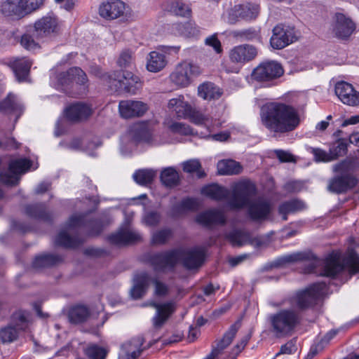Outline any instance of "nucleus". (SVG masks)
Wrapping results in <instances>:
<instances>
[{
  "label": "nucleus",
  "mask_w": 359,
  "mask_h": 359,
  "mask_svg": "<svg viewBox=\"0 0 359 359\" xmlns=\"http://www.w3.org/2000/svg\"><path fill=\"white\" fill-rule=\"evenodd\" d=\"M257 54V47L252 44L244 43L233 47L229 52V58L233 64L244 65L253 60Z\"/></svg>",
  "instance_id": "15"
},
{
  "label": "nucleus",
  "mask_w": 359,
  "mask_h": 359,
  "mask_svg": "<svg viewBox=\"0 0 359 359\" xmlns=\"http://www.w3.org/2000/svg\"><path fill=\"white\" fill-rule=\"evenodd\" d=\"M129 135L136 142L151 143L152 142V129L147 122L133 124L130 128Z\"/></svg>",
  "instance_id": "28"
},
{
  "label": "nucleus",
  "mask_w": 359,
  "mask_h": 359,
  "mask_svg": "<svg viewBox=\"0 0 359 359\" xmlns=\"http://www.w3.org/2000/svg\"><path fill=\"white\" fill-rule=\"evenodd\" d=\"M187 118L196 125H205L210 121V116L208 115L194 109L192 107H191V111L187 116Z\"/></svg>",
  "instance_id": "54"
},
{
  "label": "nucleus",
  "mask_w": 359,
  "mask_h": 359,
  "mask_svg": "<svg viewBox=\"0 0 359 359\" xmlns=\"http://www.w3.org/2000/svg\"><path fill=\"white\" fill-rule=\"evenodd\" d=\"M205 43L207 46L212 47L214 49V50L218 54L222 53L223 51L221 42L217 39L215 34L207 37L205 40Z\"/></svg>",
  "instance_id": "62"
},
{
  "label": "nucleus",
  "mask_w": 359,
  "mask_h": 359,
  "mask_svg": "<svg viewBox=\"0 0 359 359\" xmlns=\"http://www.w3.org/2000/svg\"><path fill=\"white\" fill-rule=\"evenodd\" d=\"M32 65V62L26 57L15 58L9 62L18 81H26Z\"/></svg>",
  "instance_id": "33"
},
{
  "label": "nucleus",
  "mask_w": 359,
  "mask_h": 359,
  "mask_svg": "<svg viewBox=\"0 0 359 359\" xmlns=\"http://www.w3.org/2000/svg\"><path fill=\"white\" fill-rule=\"evenodd\" d=\"M150 281V277L146 272H142L135 275L133 279V286L130 290V295L133 299L142 298L146 293Z\"/></svg>",
  "instance_id": "31"
},
{
  "label": "nucleus",
  "mask_w": 359,
  "mask_h": 359,
  "mask_svg": "<svg viewBox=\"0 0 359 359\" xmlns=\"http://www.w3.org/2000/svg\"><path fill=\"white\" fill-rule=\"evenodd\" d=\"M153 283L155 285V294L158 296H165L168 292V287L167 285L157 279L153 280Z\"/></svg>",
  "instance_id": "64"
},
{
  "label": "nucleus",
  "mask_w": 359,
  "mask_h": 359,
  "mask_svg": "<svg viewBox=\"0 0 359 359\" xmlns=\"http://www.w3.org/2000/svg\"><path fill=\"white\" fill-rule=\"evenodd\" d=\"M201 74L200 67L196 64L183 62L178 64L170 74L171 81L179 87H187L192 81L193 78Z\"/></svg>",
  "instance_id": "8"
},
{
  "label": "nucleus",
  "mask_w": 359,
  "mask_h": 359,
  "mask_svg": "<svg viewBox=\"0 0 359 359\" xmlns=\"http://www.w3.org/2000/svg\"><path fill=\"white\" fill-rule=\"evenodd\" d=\"M255 194V187L253 184L250 182H238L233 187L228 206L231 210H241L248 207V213L252 220H264L271 212V203L262 198L251 201Z\"/></svg>",
  "instance_id": "2"
},
{
  "label": "nucleus",
  "mask_w": 359,
  "mask_h": 359,
  "mask_svg": "<svg viewBox=\"0 0 359 359\" xmlns=\"http://www.w3.org/2000/svg\"><path fill=\"white\" fill-rule=\"evenodd\" d=\"M304 260L310 261L305 267V272L317 273L320 276L334 277L344 269H347L351 276L359 272V255L353 250H350L342 261L338 255L334 253L322 261L310 252H298L283 256L278 262V264H285Z\"/></svg>",
  "instance_id": "1"
},
{
  "label": "nucleus",
  "mask_w": 359,
  "mask_h": 359,
  "mask_svg": "<svg viewBox=\"0 0 359 359\" xmlns=\"http://www.w3.org/2000/svg\"><path fill=\"white\" fill-rule=\"evenodd\" d=\"M334 91L344 104L352 107L359 105V92L355 90L351 84L345 81L337 82Z\"/></svg>",
  "instance_id": "20"
},
{
  "label": "nucleus",
  "mask_w": 359,
  "mask_h": 359,
  "mask_svg": "<svg viewBox=\"0 0 359 359\" xmlns=\"http://www.w3.org/2000/svg\"><path fill=\"white\" fill-rule=\"evenodd\" d=\"M300 321L299 313L291 309H282L269 316L271 332L278 338L291 335Z\"/></svg>",
  "instance_id": "4"
},
{
  "label": "nucleus",
  "mask_w": 359,
  "mask_h": 359,
  "mask_svg": "<svg viewBox=\"0 0 359 359\" xmlns=\"http://www.w3.org/2000/svg\"><path fill=\"white\" fill-rule=\"evenodd\" d=\"M32 162L27 158H19L11 161L8 169L0 172V181L7 185H15L20 180L19 175L27 172Z\"/></svg>",
  "instance_id": "12"
},
{
  "label": "nucleus",
  "mask_w": 359,
  "mask_h": 359,
  "mask_svg": "<svg viewBox=\"0 0 359 359\" xmlns=\"http://www.w3.org/2000/svg\"><path fill=\"white\" fill-rule=\"evenodd\" d=\"M188 26H191L190 22H187L184 23H177L175 25V28L180 34L184 35L185 36L194 34V32L192 30V28L189 30L188 29Z\"/></svg>",
  "instance_id": "63"
},
{
  "label": "nucleus",
  "mask_w": 359,
  "mask_h": 359,
  "mask_svg": "<svg viewBox=\"0 0 359 359\" xmlns=\"http://www.w3.org/2000/svg\"><path fill=\"white\" fill-rule=\"evenodd\" d=\"M171 236V231L168 229H161L155 232L152 236L154 244L162 245L167 242Z\"/></svg>",
  "instance_id": "56"
},
{
  "label": "nucleus",
  "mask_w": 359,
  "mask_h": 359,
  "mask_svg": "<svg viewBox=\"0 0 359 359\" xmlns=\"http://www.w3.org/2000/svg\"><path fill=\"white\" fill-rule=\"evenodd\" d=\"M325 283H316L304 290L299 291L293 299V304L300 310L309 309L315 305L318 299L326 290Z\"/></svg>",
  "instance_id": "6"
},
{
  "label": "nucleus",
  "mask_w": 359,
  "mask_h": 359,
  "mask_svg": "<svg viewBox=\"0 0 359 359\" xmlns=\"http://www.w3.org/2000/svg\"><path fill=\"white\" fill-rule=\"evenodd\" d=\"M201 165L198 160L191 159L183 163V170L186 172L192 173L198 172V177L205 176V172L201 170Z\"/></svg>",
  "instance_id": "51"
},
{
  "label": "nucleus",
  "mask_w": 359,
  "mask_h": 359,
  "mask_svg": "<svg viewBox=\"0 0 359 359\" xmlns=\"http://www.w3.org/2000/svg\"><path fill=\"white\" fill-rule=\"evenodd\" d=\"M305 203L298 199H292L281 203L278 207V213L282 216L283 220L287 219V215L295 213L305 209Z\"/></svg>",
  "instance_id": "37"
},
{
  "label": "nucleus",
  "mask_w": 359,
  "mask_h": 359,
  "mask_svg": "<svg viewBox=\"0 0 359 359\" xmlns=\"http://www.w3.org/2000/svg\"><path fill=\"white\" fill-rule=\"evenodd\" d=\"M162 183L168 187L177 186L180 182V176L173 167H168L162 170L161 173Z\"/></svg>",
  "instance_id": "46"
},
{
  "label": "nucleus",
  "mask_w": 359,
  "mask_h": 359,
  "mask_svg": "<svg viewBox=\"0 0 359 359\" xmlns=\"http://www.w3.org/2000/svg\"><path fill=\"white\" fill-rule=\"evenodd\" d=\"M59 31L57 19L54 16H44L35 22L33 34L38 41H46Z\"/></svg>",
  "instance_id": "13"
},
{
  "label": "nucleus",
  "mask_w": 359,
  "mask_h": 359,
  "mask_svg": "<svg viewBox=\"0 0 359 359\" xmlns=\"http://www.w3.org/2000/svg\"><path fill=\"white\" fill-rule=\"evenodd\" d=\"M108 352V349L95 344H90L84 349V353L90 359H105Z\"/></svg>",
  "instance_id": "48"
},
{
  "label": "nucleus",
  "mask_w": 359,
  "mask_h": 359,
  "mask_svg": "<svg viewBox=\"0 0 359 359\" xmlns=\"http://www.w3.org/2000/svg\"><path fill=\"white\" fill-rule=\"evenodd\" d=\"M134 63L133 53L129 50H123L117 60V64L121 68H129Z\"/></svg>",
  "instance_id": "53"
},
{
  "label": "nucleus",
  "mask_w": 359,
  "mask_h": 359,
  "mask_svg": "<svg viewBox=\"0 0 359 359\" xmlns=\"http://www.w3.org/2000/svg\"><path fill=\"white\" fill-rule=\"evenodd\" d=\"M104 81L112 91L123 90L125 92L135 94L141 87L139 76L130 72L114 71L111 74L103 76Z\"/></svg>",
  "instance_id": "5"
},
{
  "label": "nucleus",
  "mask_w": 359,
  "mask_h": 359,
  "mask_svg": "<svg viewBox=\"0 0 359 359\" xmlns=\"http://www.w3.org/2000/svg\"><path fill=\"white\" fill-rule=\"evenodd\" d=\"M250 334H247L241 339L240 342L233 347L231 352L230 353L229 356V359L236 358L238 355L242 351V350L248 344L249 339H250Z\"/></svg>",
  "instance_id": "58"
},
{
  "label": "nucleus",
  "mask_w": 359,
  "mask_h": 359,
  "mask_svg": "<svg viewBox=\"0 0 359 359\" xmlns=\"http://www.w3.org/2000/svg\"><path fill=\"white\" fill-rule=\"evenodd\" d=\"M225 238L233 246L240 247L250 244L256 248L266 246L269 238L266 236L253 238L252 233L244 229H234L225 234Z\"/></svg>",
  "instance_id": "10"
},
{
  "label": "nucleus",
  "mask_w": 359,
  "mask_h": 359,
  "mask_svg": "<svg viewBox=\"0 0 359 359\" xmlns=\"http://www.w3.org/2000/svg\"><path fill=\"white\" fill-rule=\"evenodd\" d=\"M196 221L203 226L211 228L214 226L225 224L226 219L221 210L210 209L198 214Z\"/></svg>",
  "instance_id": "25"
},
{
  "label": "nucleus",
  "mask_w": 359,
  "mask_h": 359,
  "mask_svg": "<svg viewBox=\"0 0 359 359\" xmlns=\"http://www.w3.org/2000/svg\"><path fill=\"white\" fill-rule=\"evenodd\" d=\"M296 40L297 37L293 27L278 25L273 29L270 43L275 49H282Z\"/></svg>",
  "instance_id": "16"
},
{
  "label": "nucleus",
  "mask_w": 359,
  "mask_h": 359,
  "mask_svg": "<svg viewBox=\"0 0 359 359\" xmlns=\"http://www.w3.org/2000/svg\"><path fill=\"white\" fill-rule=\"evenodd\" d=\"M83 241L80 238L72 237L65 231H61L57 236L55 243L57 245L69 248L77 247Z\"/></svg>",
  "instance_id": "44"
},
{
  "label": "nucleus",
  "mask_w": 359,
  "mask_h": 359,
  "mask_svg": "<svg viewBox=\"0 0 359 359\" xmlns=\"http://www.w3.org/2000/svg\"><path fill=\"white\" fill-rule=\"evenodd\" d=\"M313 154L316 161L329 162L334 160L330 152L327 153L320 149H313Z\"/></svg>",
  "instance_id": "61"
},
{
  "label": "nucleus",
  "mask_w": 359,
  "mask_h": 359,
  "mask_svg": "<svg viewBox=\"0 0 359 359\" xmlns=\"http://www.w3.org/2000/svg\"><path fill=\"white\" fill-rule=\"evenodd\" d=\"M357 182L358 180L353 174L348 171H342L339 175L330 180L327 190L334 194L344 193L353 189Z\"/></svg>",
  "instance_id": "17"
},
{
  "label": "nucleus",
  "mask_w": 359,
  "mask_h": 359,
  "mask_svg": "<svg viewBox=\"0 0 359 359\" xmlns=\"http://www.w3.org/2000/svg\"><path fill=\"white\" fill-rule=\"evenodd\" d=\"M182 253L180 260L182 261V264L188 269H194L200 267L205 258V253L201 248H194L189 250L182 248L177 249Z\"/></svg>",
  "instance_id": "24"
},
{
  "label": "nucleus",
  "mask_w": 359,
  "mask_h": 359,
  "mask_svg": "<svg viewBox=\"0 0 359 359\" xmlns=\"http://www.w3.org/2000/svg\"><path fill=\"white\" fill-rule=\"evenodd\" d=\"M217 167L219 174L222 175H238L243 170L240 163L232 159L221 160L217 163Z\"/></svg>",
  "instance_id": "38"
},
{
  "label": "nucleus",
  "mask_w": 359,
  "mask_h": 359,
  "mask_svg": "<svg viewBox=\"0 0 359 359\" xmlns=\"http://www.w3.org/2000/svg\"><path fill=\"white\" fill-rule=\"evenodd\" d=\"M149 305L156 309V313L152 318V324L156 329L162 327L176 310V304L172 301L164 303L152 302Z\"/></svg>",
  "instance_id": "18"
},
{
  "label": "nucleus",
  "mask_w": 359,
  "mask_h": 359,
  "mask_svg": "<svg viewBox=\"0 0 359 359\" xmlns=\"http://www.w3.org/2000/svg\"><path fill=\"white\" fill-rule=\"evenodd\" d=\"M283 73V68L280 63L274 60H266L253 69L252 77L259 82H270L280 77Z\"/></svg>",
  "instance_id": "9"
},
{
  "label": "nucleus",
  "mask_w": 359,
  "mask_h": 359,
  "mask_svg": "<svg viewBox=\"0 0 359 359\" xmlns=\"http://www.w3.org/2000/svg\"><path fill=\"white\" fill-rule=\"evenodd\" d=\"M25 211L27 215L34 218L44 221H49L51 219L50 213L46 210L45 205L43 203L27 205Z\"/></svg>",
  "instance_id": "45"
},
{
  "label": "nucleus",
  "mask_w": 359,
  "mask_h": 359,
  "mask_svg": "<svg viewBox=\"0 0 359 359\" xmlns=\"http://www.w3.org/2000/svg\"><path fill=\"white\" fill-rule=\"evenodd\" d=\"M0 13L5 17L20 19L27 15L21 0H6L0 5Z\"/></svg>",
  "instance_id": "27"
},
{
  "label": "nucleus",
  "mask_w": 359,
  "mask_h": 359,
  "mask_svg": "<svg viewBox=\"0 0 359 359\" xmlns=\"http://www.w3.org/2000/svg\"><path fill=\"white\" fill-rule=\"evenodd\" d=\"M236 11H240L241 18L251 20L257 16L259 7L257 4L247 3L237 5Z\"/></svg>",
  "instance_id": "47"
},
{
  "label": "nucleus",
  "mask_w": 359,
  "mask_h": 359,
  "mask_svg": "<svg viewBox=\"0 0 359 359\" xmlns=\"http://www.w3.org/2000/svg\"><path fill=\"white\" fill-rule=\"evenodd\" d=\"M67 225L68 229L79 226H87L89 228L95 226L96 230L94 231V230L92 229L90 232L92 235H97L102 230L100 222L97 220L88 219L87 215H72L67 222Z\"/></svg>",
  "instance_id": "32"
},
{
  "label": "nucleus",
  "mask_w": 359,
  "mask_h": 359,
  "mask_svg": "<svg viewBox=\"0 0 359 359\" xmlns=\"http://www.w3.org/2000/svg\"><path fill=\"white\" fill-rule=\"evenodd\" d=\"M156 171L151 169H142L136 171L133 175V180L140 185L150 184L156 176Z\"/></svg>",
  "instance_id": "49"
},
{
  "label": "nucleus",
  "mask_w": 359,
  "mask_h": 359,
  "mask_svg": "<svg viewBox=\"0 0 359 359\" xmlns=\"http://www.w3.org/2000/svg\"><path fill=\"white\" fill-rule=\"evenodd\" d=\"M168 107L174 112L178 118H187L191 111V106L184 101L183 95H179L175 98L170 99Z\"/></svg>",
  "instance_id": "36"
},
{
  "label": "nucleus",
  "mask_w": 359,
  "mask_h": 359,
  "mask_svg": "<svg viewBox=\"0 0 359 359\" xmlns=\"http://www.w3.org/2000/svg\"><path fill=\"white\" fill-rule=\"evenodd\" d=\"M239 322H236L233 324L228 331L225 332L222 339L217 342L216 346L212 348L211 353L204 359H215L219 354H221L223 350L231 343L239 329Z\"/></svg>",
  "instance_id": "29"
},
{
  "label": "nucleus",
  "mask_w": 359,
  "mask_h": 359,
  "mask_svg": "<svg viewBox=\"0 0 359 359\" xmlns=\"http://www.w3.org/2000/svg\"><path fill=\"white\" fill-rule=\"evenodd\" d=\"M181 253L177 249L154 253L149 256L148 262L156 272L172 271L180 261Z\"/></svg>",
  "instance_id": "7"
},
{
  "label": "nucleus",
  "mask_w": 359,
  "mask_h": 359,
  "mask_svg": "<svg viewBox=\"0 0 359 359\" xmlns=\"http://www.w3.org/2000/svg\"><path fill=\"white\" fill-rule=\"evenodd\" d=\"M125 8V4L122 1L111 0L100 6L99 13L107 20L116 19L123 14Z\"/></svg>",
  "instance_id": "26"
},
{
  "label": "nucleus",
  "mask_w": 359,
  "mask_h": 359,
  "mask_svg": "<svg viewBox=\"0 0 359 359\" xmlns=\"http://www.w3.org/2000/svg\"><path fill=\"white\" fill-rule=\"evenodd\" d=\"M25 12L27 14L38 9L43 5L44 0H21Z\"/></svg>",
  "instance_id": "60"
},
{
  "label": "nucleus",
  "mask_w": 359,
  "mask_h": 359,
  "mask_svg": "<svg viewBox=\"0 0 359 359\" xmlns=\"http://www.w3.org/2000/svg\"><path fill=\"white\" fill-rule=\"evenodd\" d=\"M66 117L72 121L87 119L93 113L92 107L83 102H76L67 107L65 111Z\"/></svg>",
  "instance_id": "30"
},
{
  "label": "nucleus",
  "mask_w": 359,
  "mask_h": 359,
  "mask_svg": "<svg viewBox=\"0 0 359 359\" xmlns=\"http://www.w3.org/2000/svg\"><path fill=\"white\" fill-rule=\"evenodd\" d=\"M39 41H38L34 36L33 30H32V34L26 33L22 36L21 40H20V44L25 49L29 50H35L36 48L39 47Z\"/></svg>",
  "instance_id": "52"
},
{
  "label": "nucleus",
  "mask_w": 359,
  "mask_h": 359,
  "mask_svg": "<svg viewBox=\"0 0 359 359\" xmlns=\"http://www.w3.org/2000/svg\"><path fill=\"white\" fill-rule=\"evenodd\" d=\"M201 193L215 201L228 199L229 201L232 195V192L231 193L226 188L217 184H212L203 187Z\"/></svg>",
  "instance_id": "34"
},
{
  "label": "nucleus",
  "mask_w": 359,
  "mask_h": 359,
  "mask_svg": "<svg viewBox=\"0 0 359 359\" xmlns=\"http://www.w3.org/2000/svg\"><path fill=\"white\" fill-rule=\"evenodd\" d=\"M148 110L146 103L138 100H122L118 104V111L121 117L130 118L143 116Z\"/></svg>",
  "instance_id": "21"
},
{
  "label": "nucleus",
  "mask_w": 359,
  "mask_h": 359,
  "mask_svg": "<svg viewBox=\"0 0 359 359\" xmlns=\"http://www.w3.org/2000/svg\"><path fill=\"white\" fill-rule=\"evenodd\" d=\"M90 316V311L86 306H76L72 307L68 313V318L72 323L79 324L86 321Z\"/></svg>",
  "instance_id": "42"
},
{
  "label": "nucleus",
  "mask_w": 359,
  "mask_h": 359,
  "mask_svg": "<svg viewBox=\"0 0 359 359\" xmlns=\"http://www.w3.org/2000/svg\"><path fill=\"white\" fill-rule=\"evenodd\" d=\"M62 259V257L53 254H44L35 257L32 262L34 269H43L57 264Z\"/></svg>",
  "instance_id": "41"
},
{
  "label": "nucleus",
  "mask_w": 359,
  "mask_h": 359,
  "mask_svg": "<svg viewBox=\"0 0 359 359\" xmlns=\"http://www.w3.org/2000/svg\"><path fill=\"white\" fill-rule=\"evenodd\" d=\"M355 22L341 13H336L332 18L331 32L339 39L345 40L351 36L355 29Z\"/></svg>",
  "instance_id": "14"
},
{
  "label": "nucleus",
  "mask_w": 359,
  "mask_h": 359,
  "mask_svg": "<svg viewBox=\"0 0 359 359\" xmlns=\"http://www.w3.org/2000/svg\"><path fill=\"white\" fill-rule=\"evenodd\" d=\"M199 203L196 199L187 198L182 200L175 206L177 211L184 212L187 210H196L198 209Z\"/></svg>",
  "instance_id": "55"
},
{
  "label": "nucleus",
  "mask_w": 359,
  "mask_h": 359,
  "mask_svg": "<svg viewBox=\"0 0 359 359\" xmlns=\"http://www.w3.org/2000/svg\"><path fill=\"white\" fill-rule=\"evenodd\" d=\"M55 79L57 80L55 88L63 91H66L74 83L83 86V89L86 90V84L88 82L86 73L77 67H71L67 72L55 75Z\"/></svg>",
  "instance_id": "11"
},
{
  "label": "nucleus",
  "mask_w": 359,
  "mask_h": 359,
  "mask_svg": "<svg viewBox=\"0 0 359 359\" xmlns=\"http://www.w3.org/2000/svg\"><path fill=\"white\" fill-rule=\"evenodd\" d=\"M263 125L271 132L285 133L295 130L300 123L298 111L285 104L271 103L262 109Z\"/></svg>",
  "instance_id": "3"
},
{
  "label": "nucleus",
  "mask_w": 359,
  "mask_h": 359,
  "mask_svg": "<svg viewBox=\"0 0 359 359\" xmlns=\"http://www.w3.org/2000/svg\"><path fill=\"white\" fill-rule=\"evenodd\" d=\"M141 235L128 224L120 228V229L109 236L111 243L116 245H126L140 241Z\"/></svg>",
  "instance_id": "19"
},
{
  "label": "nucleus",
  "mask_w": 359,
  "mask_h": 359,
  "mask_svg": "<svg viewBox=\"0 0 359 359\" xmlns=\"http://www.w3.org/2000/svg\"><path fill=\"white\" fill-rule=\"evenodd\" d=\"M347 141L345 139L339 138L330 148L333 159H336L339 156H344L347 152Z\"/></svg>",
  "instance_id": "50"
},
{
  "label": "nucleus",
  "mask_w": 359,
  "mask_h": 359,
  "mask_svg": "<svg viewBox=\"0 0 359 359\" xmlns=\"http://www.w3.org/2000/svg\"><path fill=\"white\" fill-rule=\"evenodd\" d=\"M198 95L204 100H216L222 95V91L217 86L210 82L204 83L198 88Z\"/></svg>",
  "instance_id": "40"
},
{
  "label": "nucleus",
  "mask_w": 359,
  "mask_h": 359,
  "mask_svg": "<svg viewBox=\"0 0 359 359\" xmlns=\"http://www.w3.org/2000/svg\"><path fill=\"white\" fill-rule=\"evenodd\" d=\"M161 216L156 211L147 212L144 214L143 219L144 223L148 226H155L160 222Z\"/></svg>",
  "instance_id": "59"
},
{
  "label": "nucleus",
  "mask_w": 359,
  "mask_h": 359,
  "mask_svg": "<svg viewBox=\"0 0 359 359\" xmlns=\"http://www.w3.org/2000/svg\"><path fill=\"white\" fill-rule=\"evenodd\" d=\"M14 318L18 320L15 326L8 325L0 330V339L3 343H10L16 340L19 330H25L27 327L28 321L24 314H16Z\"/></svg>",
  "instance_id": "22"
},
{
  "label": "nucleus",
  "mask_w": 359,
  "mask_h": 359,
  "mask_svg": "<svg viewBox=\"0 0 359 359\" xmlns=\"http://www.w3.org/2000/svg\"><path fill=\"white\" fill-rule=\"evenodd\" d=\"M167 61L163 53L158 51H151L147 59V69L151 72H158L166 65Z\"/></svg>",
  "instance_id": "39"
},
{
  "label": "nucleus",
  "mask_w": 359,
  "mask_h": 359,
  "mask_svg": "<svg viewBox=\"0 0 359 359\" xmlns=\"http://www.w3.org/2000/svg\"><path fill=\"white\" fill-rule=\"evenodd\" d=\"M22 110L23 107L22 104L14 94L9 93L8 96L0 102V111L8 114H15L16 120L22 113Z\"/></svg>",
  "instance_id": "35"
},
{
  "label": "nucleus",
  "mask_w": 359,
  "mask_h": 359,
  "mask_svg": "<svg viewBox=\"0 0 359 359\" xmlns=\"http://www.w3.org/2000/svg\"><path fill=\"white\" fill-rule=\"evenodd\" d=\"M165 9L179 16H187L191 13V9L189 5L184 3L182 0H170L165 4Z\"/></svg>",
  "instance_id": "43"
},
{
  "label": "nucleus",
  "mask_w": 359,
  "mask_h": 359,
  "mask_svg": "<svg viewBox=\"0 0 359 359\" xmlns=\"http://www.w3.org/2000/svg\"><path fill=\"white\" fill-rule=\"evenodd\" d=\"M169 128L173 133L180 135H187L192 133V129L190 126L182 123L173 122L169 126Z\"/></svg>",
  "instance_id": "57"
},
{
  "label": "nucleus",
  "mask_w": 359,
  "mask_h": 359,
  "mask_svg": "<svg viewBox=\"0 0 359 359\" xmlns=\"http://www.w3.org/2000/svg\"><path fill=\"white\" fill-rule=\"evenodd\" d=\"M144 339L137 336L126 341L121 346L118 359H136L143 351Z\"/></svg>",
  "instance_id": "23"
}]
</instances>
